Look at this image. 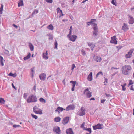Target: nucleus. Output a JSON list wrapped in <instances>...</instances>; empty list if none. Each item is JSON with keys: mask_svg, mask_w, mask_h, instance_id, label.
Here are the masks:
<instances>
[{"mask_svg": "<svg viewBox=\"0 0 134 134\" xmlns=\"http://www.w3.org/2000/svg\"><path fill=\"white\" fill-rule=\"evenodd\" d=\"M38 13V11L37 10H35L34 12L33 13V14H34V13H36L37 14Z\"/></svg>", "mask_w": 134, "mask_h": 134, "instance_id": "3c124183", "label": "nucleus"}, {"mask_svg": "<svg viewBox=\"0 0 134 134\" xmlns=\"http://www.w3.org/2000/svg\"><path fill=\"white\" fill-rule=\"evenodd\" d=\"M13 126L14 128H16L17 127H20L21 126L19 125H13Z\"/></svg>", "mask_w": 134, "mask_h": 134, "instance_id": "37998d69", "label": "nucleus"}, {"mask_svg": "<svg viewBox=\"0 0 134 134\" xmlns=\"http://www.w3.org/2000/svg\"><path fill=\"white\" fill-rule=\"evenodd\" d=\"M132 53L133 51L132 50H130V51L128 52V53L126 55L125 57L126 58H128L131 57Z\"/></svg>", "mask_w": 134, "mask_h": 134, "instance_id": "ddd939ff", "label": "nucleus"}, {"mask_svg": "<svg viewBox=\"0 0 134 134\" xmlns=\"http://www.w3.org/2000/svg\"><path fill=\"white\" fill-rule=\"evenodd\" d=\"M69 120V117H66L64 118L63 119V120L62 121V123L63 124L65 125L68 122Z\"/></svg>", "mask_w": 134, "mask_h": 134, "instance_id": "9d476101", "label": "nucleus"}, {"mask_svg": "<svg viewBox=\"0 0 134 134\" xmlns=\"http://www.w3.org/2000/svg\"><path fill=\"white\" fill-rule=\"evenodd\" d=\"M66 134H74L72 129H68L66 131Z\"/></svg>", "mask_w": 134, "mask_h": 134, "instance_id": "a211bd4d", "label": "nucleus"}, {"mask_svg": "<svg viewBox=\"0 0 134 134\" xmlns=\"http://www.w3.org/2000/svg\"><path fill=\"white\" fill-rule=\"evenodd\" d=\"M31 71L32 72V78L33 77V75L34 74V68H32L31 69Z\"/></svg>", "mask_w": 134, "mask_h": 134, "instance_id": "58836bf2", "label": "nucleus"}, {"mask_svg": "<svg viewBox=\"0 0 134 134\" xmlns=\"http://www.w3.org/2000/svg\"><path fill=\"white\" fill-rule=\"evenodd\" d=\"M5 61L4 60L3 58L1 56H0V63L1 65L2 66H3L4 65V64L3 63V61Z\"/></svg>", "mask_w": 134, "mask_h": 134, "instance_id": "4be33fe9", "label": "nucleus"}, {"mask_svg": "<svg viewBox=\"0 0 134 134\" xmlns=\"http://www.w3.org/2000/svg\"><path fill=\"white\" fill-rule=\"evenodd\" d=\"M85 130H87V131L89 132H90V133H91V128H87V129H85Z\"/></svg>", "mask_w": 134, "mask_h": 134, "instance_id": "ea45409f", "label": "nucleus"}, {"mask_svg": "<svg viewBox=\"0 0 134 134\" xmlns=\"http://www.w3.org/2000/svg\"><path fill=\"white\" fill-rule=\"evenodd\" d=\"M39 101L41 102H43L44 103H46V100L42 98H40L39 99Z\"/></svg>", "mask_w": 134, "mask_h": 134, "instance_id": "473e14b6", "label": "nucleus"}, {"mask_svg": "<svg viewBox=\"0 0 134 134\" xmlns=\"http://www.w3.org/2000/svg\"><path fill=\"white\" fill-rule=\"evenodd\" d=\"M85 110L84 109L83 107H82L81 108V111L78 112V115L80 116L84 115L85 114Z\"/></svg>", "mask_w": 134, "mask_h": 134, "instance_id": "39448f33", "label": "nucleus"}, {"mask_svg": "<svg viewBox=\"0 0 134 134\" xmlns=\"http://www.w3.org/2000/svg\"><path fill=\"white\" fill-rule=\"evenodd\" d=\"M126 83H125L124 84H123V85H121V86H122V87H125V86H126Z\"/></svg>", "mask_w": 134, "mask_h": 134, "instance_id": "0e129e2a", "label": "nucleus"}, {"mask_svg": "<svg viewBox=\"0 0 134 134\" xmlns=\"http://www.w3.org/2000/svg\"><path fill=\"white\" fill-rule=\"evenodd\" d=\"M36 86L35 85L34 86V90L35 91H36Z\"/></svg>", "mask_w": 134, "mask_h": 134, "instance_id": "338daca9", "label": "nucleus"}, {"mask_svg": "<svg viewBox=\"0 0 134 134\" xmlns=\"http://www.w3.org/2000/svg\"><path fill=\"white\" fill-rule=\"evenodd\" d=\"M88 44L91 48V50L93 51L94 49V48L95 47V45L93 43L90 42L88 43Z\"/></svg>", "mask_w": 134, "mask_h": 134, "instance_id": "2eb2a0df", "label": "nucleus"}, {"mask_svg": "<svg viewBox=\"0 0 134 134\" xmlns=\"http://www.w3.org/2000/svg\"><path fill=\"white\" fill-rule=\"evenodd\" d=\"M94 21H96V19H92L91 20V21H90L87 23V25H88V26L90 25V24H91V23H92V22H93Z\"/></svg>", "mask_w": 134, "mask_h": 134, "instance_id": "7c9ffc66", "label": "nucleus"}, {"mask_svg": "<svg viewBox=\"0 0 134 134\" xmlns=\"http://www.w3.org/2000/svg\"><path fill=\"white\" fill-rule=\"evenodd\" d=\"M128 27L127 25V24L124 23L123 26L122 27V29L124 31H126L128 30Z\"/></svg>", "mask_w": 134, "mask_h": 134, "instance_id": "f3484780", "label": "nucleus"}, {"mask_svg": "<svg viewBox=\"0 0 134 134\" xmlns=\"http://www.w3.org/2000/svg\"><path fill=\"white\" fill-rule=\"evenodd\" d=\"M103 75V74L102 72L100 71L99 72H98L97 74L96 75V78L99 75Z\"/></svg>", "mask_w": 134, "mask_h": 134, "instance_id": "4c0bfd02", "label": "nucleus"}, {"mask_svg": "<svg viewBox=\"0 0 134 134\" xmlns=\"http://www.w3.org/2000/svg\"><path fill=\"white\" fill-rule=\"evenodd\" d=\"M63 110H65V109H64L63 108L60 107H58L56 110H55L56 112H58L59 113H60V112L62 111Z\"/></svg>", "mask_w": 134, "mask_h": 134, "instance_id": "4468645a", "label": "nucleus"}, {"mask_svg": "<svg viewBox=\"0 0 134 134\" xmlns=\"http://www.w3.org/2000/svg\"><path fill=\"white\" fill-rule=\"evenodd\" d=\"M71 34H72L71 31H70L69 34H68V35H67L68 37H69V36H71Z\"/></svg>", "mask_w": 134, "mask_h": 134, "instance_id": "8fccbe9b", "label": "nucleus"}, {"mask_svg": "<svg viewBox=\"0 0 134 134\" xmlns=\"http://www.w3.org/2000/svg\"><path fill=\"white\" fill-rule=\"evenodd\" d=\"M122 87V90L123 91H125L126 90V88L125 87Z\"/></svg>", "mask_w": 134, "mask_h": 134, "instance_id": "e2e57ef3", "label": "nucleus"}, {"mask_svg": "<svg viewBox=\"0 0 134 134\" xmlns=\"http://www.w3.org/2000/svg\"><path fill=\"white\" fill-rule=\"evenodd\" d=\"M75 67V66L74 64H73L72 65V70H73L74 68Z\"/></svg>", "mask_w": 134, "mask_h": 134, "instance_id": "864d4df0", "label": "nucleus"}, {"mask_svg": "<svg viewBox=\"0 0 134 134\" xmlns=\"http://www.w3.org/2000/svg\"><path fill=\"white\" fill-rule=\"evenodd\" d=\"M31 56V54L30 53H29L28 55L24 57L23 58V59L24 60H27L30 58Z\"/></svg>", "mask_w": 134, "mask_h": 134, "instance_id": "b1692460", "label": "nucleus"}, {"mask_svg": "<svg viewBox=\"0 0 134 134\" xmlns=\"http://www.w3.org/2000/svg\"><path fill=\"white\" fill-rule=\"evenodd\" d=\"M92 73L91 72L88 75L87 77V79L89 81H91L92 80Z\"/></svg>", "mask_w": 134, "mask_h": 134, "instance_id": "aec40b11", "label": "nucleus"}, {"mask_svg": "<svg viewBox=\"0 0 134 134\" xmlns=\"http://www.w3.org/2000/svg\"><path fill=\"white\" fill-rule=\"evenodd\" d=\"M97 32L98 31H96V32L94 31L93 32V35H94V36H96L97 34Z\"/></svg>", "mask_w": 134, "mask_h": 134, "instance_id": "de8ad7c7", "label": "nucleus"}, {"mask_svg": "<svg viewBox=\"0 0 134 134\" xmlns=\"http://www.w3.org/2000/svg\"><path fill=\"white\" fill-rule=\"evenodd\" d=\"M84 94L87 98H90L92 96V92H90L88 88L85 89L84 92Z\"/></svg>", "mask_w": 134, "mask_h": 134, "instance_id": "7ed1b4c3", "label": "nucleus"}, {"mask_svg": "<svg viewBox=\"0 0 134 134\" xmlns=\"http://www.w3.org/2000/svg\"><path fill=\"white\" fill-rule=\"evenodd\" d=\"M29 47L31 51H33L34 49V46L31 43H29Z\"/></svg>", "mask_w": 134, "mask_h": 134, "instance_id": "cd10ccee", "label": "nucleus"}, {"mask_svg": "<svg viewBox=\"0 0 134 134\" xmlns=\"http://www.w3.org/2000/svg\"><path fill=\"white\" fill-rule=\"evenodd\" d=\"M95 99L94 98H90V100H95Z\"/></svg>", "mask_w": 134, "mask_h": 134, "instance_id": "680f3d73", "label": "nucleus"}, {"mask_svg": "<svg viewBox=\"0 0 134 134\" xmlns=\"http://www.w3.org/2000/svg\"><path fill=\"white\" fill-rule=\"evenodd\" d=\"M31 116H32L33 118H34L35 119H37L38 117H37V116L36 115H34L32 114H31Z\"/></svg>", "mask_w": 134, "mask_h": 134, "instance_id": "a19ab883", "label": "nucleus"}, {"mask_svg": "<svg viewBox=\"0 0 134 134\" xmlns=\"http://www.w3.org/2000/svg\"><path fill=\"white\" fill-rule=\"evenodd\" d=\"M47 28L49 30H52L53 29L54 27L51 24L47 26Z\"/></svg>", "mask_w": 134, "mask_h": 134, "instance_id": "c85d7f7f", "label": "nucleus"}, {"mask_svg": "<svg viewBox=\"0 0 134 134\" xmlns=\"http://www.w3.org/2000/svg\"><path fill=\"white\" fill-rule=\"evenodd\" d=\"M12 87H13V88H14V89H16V88H15V86H14V84H13V83H12Z\"/></svg>", "mask_w": 134, "mask_h": 134, "instance_id": "bf43d9fd", "label": "nucleus"}, {"mask_svg": "<svg viewBox=\"0 0 134 134\" xmlns=\"http://www.w3.org/2000/svg\"><path fill=\"white\" fill-rule=\"evenodd\" d=\"M27 96V93H24L23 94V98L25 99H26Z\"/></svg>", "mask_w": 134, "mask_h": 134, "instance_id": "a18cd8bd", "label": "nucleus"}, {"mask_svg": "<svg viewBox=\"0 0 134 134\" xmlns=\"http://www.w3.org/2000/svg\"><path fill=\"white\" fill-rule=\"evenodd\" d=\"M133 83V82L132 80H129V83L128 86H129L131 85H132Z\"/></svg>", "mask_w": 134, "mask_h": 134, "instance_id": "e433bc0d", "label": "nucleus"}, {"mask_svg": "<svg viewBox=\"0 0 134 134\" xmlns=\"http://www.w3.org/2000/svg\"><path fill=\"white\" fill-rule=\"evenodd\" d=\"M47 51H46V52L45 53H43V58L45 59H47L48 58V57H47Z\"/></svg>", "mask_w": 134, "mask_h": 134, "instance_id": "412c9836", "label": "nucleus"}, {"mask_svg": "<svg viewBox=\"0 0 134 134\" xmlns=\"http://www.w3.org/2000/svg\"><path fill=\"white\" fill-rule=\"evenodd\" d=\"M61 5L63 7H64L65 6V5L64 3H62L61 4Z\"/></svg>", "mask_w": 134, "mask_h": 134, "instance_id": "5fc2aeb1", "label": "nucleus"}, {"mask_svg": "<svg viewBox=\"0 0 134 134\" xmlns=\"http://www.w3.org/2000/svg\"><path fill=\"white\" fill-rule=\"evenodd\" d=\"M0 102L1 103L4 104L5 103V101L3 98H0Z\"/></svg>", "mask_w": 134, "mask_h": 134, "instance_id": "c9c22d12", "label": "nucleus"}, {"mask_svg": "<svg viewBox=\"0 0 134 134\" xmlns=\"http://www.w3.org/2000/svg\"><path fill=\"white\" fill-rule=\"evenodd\" d=\"M93 127L94 130L100 129L102 128V126L100 123H98L97 125L93 126Z\"/></svg>", "mask_w": 134, "mask_h": 134, "instance_id": "6e6552de", "label": "nucleus"}, {"mask_svg": "<svg viewBox=\"0 0 134 134\" xmlns=\"http://www.w3.org/2000/svg\"><path fill=\"white\" fill-rule=\"evenodd\" d=\"M111 3L112 4L115 6L117 5L116 1L115 0H112L111 2Z\"/></svg>", "mask_w": 134, "mask_h": 134, "instance_id": "f704fd0d", "label": "nucleus"}, {"mask_svg": "<svg viewBox=\"0 0 134 134\" xmlns=\"http://www.w3.org/2000/svg\"><path fill=\"white\" fill-rule=\"evenodd\" d=\"M110 43L114 44H117V41L116 40V36H113L111 37Z\"/></svg>", "mask_w": 134, "mask_h": 134, "instance_id": "0eeeda50", "label": "nucleus"}, {"mask_svg": "<svg viewBox=\"0 0 134 134\" xmlns=\"http://www.w3.org/2000/svg\"><path fill=\"white\" fill-rule=\"evenodd\" d=\"M93 24V26L94 27L93 29L94 31L95 32H96V31H98V29L97 24H96L95 23H94Z\"/></svg>", "mask_w": 134, "mask_h": 134, "instance_id": "bb28decb", "label": "nucleus"}, {"mask_svg": "<svg viewBox=\"0 0 134 134\" xmlns=\"http://www.w3.org/2000/svg\"><path fill=\"white\" fill-rule=\"evenodd\" d=\"M54 131L56 132L58 134H60V130L59 127H57L54 128L53 130Z\"/></svg>", "mask_w": 134, "mask_h": 134, "instance_id": "dca6fc26", "label": "nucleus"}, {"mask_svg": "<svg viewBox=\"0 0 134 134\" xmlns=\"http://www.w3.org/2000/svg\"><path fill=\"white\" fill-rule=\"evenodd\" d=\"M3 5L2 4H1V7L0 8V14H2V11L3 10Z\"/></svg>", "mask_w": 134, "mask_h": 134, "instance_id": "72a5a7b5", "label": "nucleus"}, {"mask_svg": "<svg viewBox=\"0 0 134 134\" xmlns=\"http://www.w3.org/2000/svg\"><path fill=\"white\" fill-rule=\"evenodd\" d=\"M116 47L118 48V51L122 47V46H116Z\"/></svg>", "mask_w": 134, "mask_h": 134, "instance_id": "49530a36", "label": "nucleus"}, {"mask_svg": "<svg viewBox=\"0 0 134 134\" xmlns=\"http://www.w3.org/2000/svg\"><path fill=\"white\" fill-rule=\"evenodd\" d=\"M131 69V66L128 65L123 66L121 68L122 72L124 75H127L130 72Z\"/></svg>", "mask_w": 134, "mask_h": 134, "instance_id": "f257e3e1", "label": "nucleus"}, {"mask_svg": "<svg viewBox=\"0 0 134 134\" xmlns=\"http://www.w3.org/2000/svg\"><path fill=\"white\" fill-rule=\"evenodd\" d=\"M75 108V107L74 105H70L66 107L65 110L67 111L70 110H72L74 109Z\"/></svg>", "mask_w": 134, "mask_h": 134, "instance_id": "423d86ee", "label": "nucleus"}, {"mask_svg": "<svg viewBox=\"0 0 134 134\" xmlns=\"http://www.w3.org/2000/svg\"><path fill=\"white\" fill-rule=\"evenodd\" d=\"M37 101V98L36 96L33 94H31L28 97L26 100L28 103L35 102Z\"/></svg>", "mask_w": 134, "mask_h": 134, "instance_id": "f03ea898", "label": "nucleus"}, {"mask_svg": "<svg viewBox=\"0 0 134 134\" xmlns=\"http://www.w3.org/2000/svg\"><path fill=\"white\" fill-rule=\"evenodd\" d=\"M104 79L105 80V81L104 82V85H106L107 83V79L105 77H104Z\"/></svg>", "mask_w": 134, "mask_h": 134, "instance_id": "79ce46f5", "label": "nucleus"}, {"mask_svg": "<svg viewBox=\"0 0 134 134\" xmlns=\"http://www.w3.org/2000/svg\"><path fill=\"white\" fill-rule=\"evenodd\" d=\"M58 45V44L57 42L56 41L55 42V48L56 49L57 48V46Z\"/></svg>", "mask_w": 134, "mask_h": 134, "instance_id": "09e8293b", "label": "nucleus"}, {"mask_svg": "<svg viewBox=\"0 0 134 134\" xmlns=\"http://www.w3.org/2000/svg\"><path fill=\"white\" fill-rule=\"evenodd\" d=\"M23 5V1L22 0H20L18 3V7H20Z\"/></svg>", "mask_w": 134, "mask_h": 134, "instance_id": "393cba45", "label": "nucleus"}, {"mask_svg": "<svg viewBox=\"0 0 134 134\" xmlns=\"http://www.w3.org/2000/svg\"><path fill=\"white\" fill-rule=\"evenodd\" d=\"M46 1L48 3H51L53 2L52 0H46Z\"/></svg>", "mask_w": 134, "mask_h": 134, "instance_id": "c03bdc74", "label": "nucleus"}, {"mask_svg": "<svg viewBox=\"0 0 134 134\" xmlns=\"http://www.w3.org/2000/svg\"><path fill=\"white\" fill-rule=\"evenodd\" d=\"M13 26H14V27H15L16 28H17L18 27V26L17 25H15V24H13Z\"/></svg>", "mask_w": 134, "mask_h": 134, "instance_id": "052dcab7", "label": "nucleus"}, {"mask_svg": "<svg viewBox=\"0 0 134 134\" xmlns=\"http://www.w3.org/2000/svg\"><path fill=\"white\" fill-rule=\"evenodd\" d=\"M8 75L13 77H15L17 76V74L16 73L13 74L12 73H10L8 74Z\"/></svg>", "mask_w": 134, "mask_h": 134, "instance_id": "c756f323", "label": "nucleus"}, {"mask_svg": "<svg viewBox=\"0 0 134 134\" xmlns=\"http://www.w3.org/2000/svg\"><path fill=\"white\" fill-rule=\"evenodd\" d=\"M61 120V118L59 117L55 118L54 119V122H60Z\"/></svg>", "mask_w": 134, "mask_h": 134, "instance_id": "5701e85b", "label": "nucleus"}, {"mask_svg": "<svg viewBox=\"0 0 134 134\" xmlns=\"http://www.w3.org/2000/svg\"><path fill=\"white\" fill-rule=\"evenodd\" d=\"M130 90H131L134 91V88L133 87V85H132L131 86V88H130Z\"/></svg>", "mask_w": 134, "mask_h": 134, "instance_id": "13d9d810", "label": "nucleus"}, {"mask_svg": "<svg viewBox=\"0 0 134 134\" xmlns=\"http://www.w3.org/2000/svg\"><path fill=\"white\" fill-rule=\"evenodd\" d=\"M57 14H59V17L64 15L62 10L59 8H58L57 9Z\"/></svg>", "mask_w": 134, "mask_h": 134, "instance_id": "1a4fd4ad", "label": "nucleus"}, {"mask_svg": "<svg viewBox=\"0 0 134 134\" xmlns=\"http://www.w3.org/2000/svg\"><path fill=\"white\" fill-rule=\"evenodd\" d=\"M70 83H72V87H75L76 83V81H71L70 82Z\"/></svg>", "mask_w": 134, "mask_h": 134, "instance_id": "2f4dec72", "label": "nucleus"}, {"mask_svg": "<svg viewBox=\"0 0 134 134\" xmlns=\"http://www.w3.org/2000/svg\"><path fill=\"white\" fill-rule=\"evenodd\" d=\"M33 111L36 114L40 115L42 114V111L38 109L37 106H35L33 108Z\"/></svg>", "mask_w": 134, "mask_h": 134, "instance_id": "20e7f679", "label": "nucleus"}, {"mask_svg": "<svg viewBox=\"0 0 134 134\" xmlns=\"http://www.w3.org/2000/svg\"><path fill=\"white\" fill-rule=\"evenodd\" d=\"M102 60L101 57L99 56H97L96 57V60L98 62H99Z\"/></svg>", "mask_w": 134, "mask_h": 134, "instance_id": "a878e982", "label": "nucleus"}, {"mask_svg": "<svg viewBox=\"0 0 134 134\" xmlns=\"http://www.w3.org/2000/svg\"><path fill=\"white\" fill-rule=\"evenodd\" d=\"M119 68H115V67H112L111 68V70H112V69H119Z\"/></svg>", "mask_w": 134, "mask_h": 134, "instance_id": "4d7b16f0", "label": "nucleus"}, {"mask_svg": "<svg viewBox=\"0 0 134 134\" xmlns=\"http://www.w3.org/2000/svg\"><path fill=\"white\" fill-rule=\"evenodd\" d=\"M85 124V122H83V124H82V125L81 126V127H83V126H84V125Z\"/></svg>", "mask_w": 134, "mask_h": 134, "instance_id": "69168bd1", "label": "nucleus"}, {"mask_svg": "<svg viewBox=\"0 0 134 134\" xmlns=\"http://www.w3.org/2000/svg\"><path fill=\"white\" fill-rule=\"evenodd\" d=\"M74 87H72V91H73L74 90Z\"/></svg>", "mask_w": 134, "mask_h": 134, "instance_id": "774afa93", "label": "nucleus"}, {"mask_svg": "<svg viewBox=\"0 0 134 134\" xmlns=\"http://www.w3.org/2000/svg\"><path fill=\"white\" fill-rule=\"evenodd\" d=\"M129 23L130 24H132L134 23V19L133 17L129 15Z\"/></svg>", "mask_w": 134, "mask_h": 134, "instance_id": "f8f14e48", "label": "nucleus"}, {"mask_svg": "<svg viewBox=\"0 0 134 134\" xmlns=\"http://www.w3.org/2000/svg\"><path fill=\"white\" fill-rule=\"evenodd\" d=\"M106 101L105 99H102L101 100V102L103 103L104 102Z\"/></svg>", "mask_w": 134, "mask_h": 134, "instance_id": "6e6d98bb", "label": "nucleus"}, {"mask_svg": "<svg viewBox=\"0 0 134 134\" xmlns=\"http://www.w3.org/2000/svg\"><path fill=\"white\" fill-rule=\"evenodd\" d=\"M70 40L72 41L73 42L75 41L76 38H77V36L76 35H73L72 36H71L68 37Z\"/></svg>", "mask_w": 134, "mask_h": 134, "instance_id": "9b49d317", "label": "nucleus"}, {"mask_svg": "<svg viewBox=\"0 0 134 134\" xmlns=\"http://www.w3.org/2000/svg\"><path fill=\"white\" fill-rule=\"evenodd\" d=\"M46 75L44 73H42L40 74L39 76L40 79L42 80H44L45 79Z\"/></svg>", "mask_w": 134, "mask_h": 134, "instance_id": "6ab92c4d", "label": "nucleus"}, {"mask_svg": "<svg viewBox=\"0 0 134 134\" xmlns=\"http://www.w3.org/2000/svg\"><path fill=\"white\" fill-rule=\"evenodd\" d=\"M81 52H82V54L83 55H84L85 54V52L84 50H82L81 51Z\"/></svg>", "mask_w": 134, "mask_h": 134, "instance_id": "603ef678", "label": "nucleus"}]
</instances>
